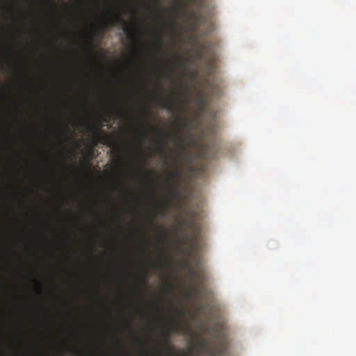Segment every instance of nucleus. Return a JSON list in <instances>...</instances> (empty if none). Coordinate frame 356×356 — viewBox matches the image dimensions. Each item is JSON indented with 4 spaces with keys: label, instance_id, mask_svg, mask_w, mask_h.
Segmentation results:
<instances>
[{
    "label": "nucleus",
    "instance_id": "9",
    "mask_svg": "<svg viewBox=\"0 0 356 356\" xmlns=\"http://www.w3.org/2000/svg\"><path fill=\"white\" fill-rule=\"evenodd\" d=\"M181 170L179 166H177V168L172 172L169 173V180L173 181L177 183L181 180Z\"/></svg>",
    "mask_w": 356,
    "mask_h": 356
},
{
    "label": "nucleus",
    "instance_id": "17",
    "mask_svg": "<svg viewBox=\"0 0 356 356\" xmlns=\"http://www.w3.org/2000/svg\"><path fill=\"white\" fill-rule=\"evenodd\" d=\"M124 32H126L127 33H128V34H129V35L131 38H133V39H134V38H135L136 35H135V33H134V32L133 31V29H131V28H129V27H127V26H125V27L124 28Z\"/></svg>",
    "mask_w": 356,
    "mask_h": 356
},
{
    "label": "nucleus",
    "instance_id": "28",
    "mask_svg": "<svg viewBox=\"0 0 356 356\" xmlns=\"http://www.w3.org/2000/svg\"><path fill=\"white\" fill-rule=\"evenodd\" d=\"M160 254H163L162 251H160ZM163 261H163V255H161V262H162V263H163Z\"/></svg>",
    "mask_w": 356,
    "mask_h": 356
},
{
    "label": "nucleus",
    "instance_id": "13",
    "mask_svg": "<svg viewBox=\"0 0 356 356\" xmlns=\"http://www.w3.org/2000/svg\"><path fill=\"white\" fill-rule=\"evenodd\" d=\"M207 104V98L205 96L200 95L197 98V104L198 105L200 110H203L205 104Z\"/></svg>",
    "mask_w": 356,
    "mask_h": 356
},
{
    "label": "nucleus",
    "instance_id": "4",
    "mask_svg": "<svg viewBox=\"0 0 356 356\" xmlns=\"http://www.w3.org/2000/svg\"><path fill=\"white\" fill-rule=\"evenodd\" d=\"M91 129L94 131L95 139L97 141H99L104 144H108L111 146L113 142L111 141L107 134L102 133V131L97 126H92Z\"/></svg>",
    "mask_w": 356,
    "mask_h": 356
},
{
    "label": "nucleus",
    "instance_id": "12",
    "mask_svg": "<svg viewBox=\"0 0 356 356\" xmlns=\"http://www.w3.org/2000/svg\"><path fill=\"white\" fill-rule=\"evenodd\" d=\"M105 23L106 25L115 26L117 23H124V20L121 17L120 15L118 14L114 18L106 19Z\"/></svg>",
    "mask_w": 356,
    "mask_h": 356
},
{
    "label": "nucleus",
    "instance_id": "33",
    "mask_svg": "<svg viewBox=\"0 0 356 356\" xmlns=\"http://www.w3.org/2000/svg\"><path fill=\"white\" fill-rule=\"evenodd\" d=\"M156 129H157V131H158L159 133H161V134H162V133H163L162 130H161L160 128H157Z\"/></svg>",
    "mask_w": 356,
    "mask_h": 356
},
{
    "label": "nucleus",
    "instance_id": "24",
    "mask_svg": "<svg viewBox=\"0 0 356 356\" xmlns=\"http://www.w3.org/2000/svg\"><path fill=\"white\" fill-rule=\"evenodd\" d=\"M97 35H98L99 38H102L103 35V29L99 31H97Z\"/></svg>",
    "mask_w": 356,
    "mask_h": 356
},
{
    "label": "nucleus",
    "instance_id": "6",
    "mask_svg": "<svg viewBox=\"0 0 356 356\" xmlns=\"http://www.w3.org/2000/svg\"><path fill=\"white\" fill-rule=\"evenodd\" d=\"M218 336L220 337L219 340V346L218 347H216V351L209 350L207 349V353L211 355V356H220L223 351L225 350V346L224 344L222 339H221V334L219 333Z\"/></svg>",
    "mask_w": 356,
    "mask_h": 356
},
{
    "label": "nucleus",
    "instance_id": "32",
    "mask_svg": "<svg viewBox=\"0 0 356 356\" xmlns=\"http://www.w3.org/2000/svg\"><path fill=\"white\" fill-rule=\"evenodd\" d=\"M185 87H186V92H188V90H189L188 86V85H185Z\"/></svg>",
    "mask_w": 356,
    "mask_h": 356
},
{
    "label": "nucleus",
    "instance_id": "31",
    "mask_svg": "<svg viewBox=\"0 0 356 356\" xmlns=\"http://www.w3.org/2000/svg\"><path fill=\"white\" fill-rule=\"evenodd\" d=\"M90 44L91 47L93 46V42H92V40L91 38L90 39Z\"/></svg>",
    "mask_w": 356,
    "mask_h": 356
},
{
    "label": "nucleus",
    "instance_id": "18",
    "mask_svg": "<svg viewBox=\"0 0 356 356\" xmlns=\"http://www.w3.org/2000/svg\"><path fill=\"white\" fill-rule=\"evenodd\" d=\"M195 4L202 8L205 6L207 0H191Z\"/></svg>",
    "mask_w": 356,
    "mask_h": 356
},
{
    "label": "nucleus",
    "instance_id": "22",
    "mask_svg": "<svg viewBox=\"0 0 356 356\" xmlns=\"http://www.w3.org/2000/svg\"><path fill=\"white\" fill-rule=\"evenodd\" d=\"M176 61H177V63L178 64V65H179V66H185L184 62L180 60L179 57L177 54H176Z\"/></svg>",
    "mask_w": 356,
    "mask_h": 356
},
{
    "label": "nucleus",
    "instance_id": "11",
    "mask_svg": "<svg viewBox=\"0 0 356 356\" xmlns=\"http://www.w3.org/2000/svg\"><path fill=\"white\" fill-rule=\"evenodd\" d=\"M191 19H193L195 24L199 22H206L205 17L200 13H196L194 10H192L190 13Z\"/></svg>",
    "mask_w": 356,
    "mask_h": 356
},
{
    "label": "nucleus",
    "instance_id": "10",
    "mask_svg": "<svg viewBox=\"0 0 356 356\" xmlns=\"http://www.w3.org/2000/svg\"><path fill=\"white\" fill-rule=\"evenodd\" d=\"M216 70V67L214 64V58L213 56H211L207 60V73L209 76L211 75L214 73Z\"/></svg>",
    "mask_w": 356,
    "mask_h": 356
},
{
    "label": "nucleus",
    "instance_id": "25",
    "mask_svg": "<svg viewBox=\"0 0 356 356\" xmlns=\"http://www.w3.org/2000/svg\"><path fill=\"white\" fill-rule=\"evenodd\" d=\"M206 149H207V147L205 146V147H204V149H203V154H205V155H204V157H205V158H209V156L208 155H207V153H206Z\"/></svg>",
    "mask_w": 356,
    "mask_h": 356
},
{
    "label": "nucleus",
    "instance_id": "5",
    "mask_svg": "<svg viewBox=\"0 0 356 356\" xmlns=\"http://www.w3.org/2000/svg\"><path fill=\"white\" fill-rule=\"evenodd\" d=\"M178 314V318L175 323L171 326V331L174 333H177L179 331H184L186 329V326L183 325L181 322V318L183 317L184 313L181 311H177Z\"/></svg>",
    "mask_w": 356,
    "mask_h": 356
},
{
    "label": "nucleus",
    "instance_id": "15",
    "mask_svg": "<svg viewBox=\"0 0 356 356\" xmlns=\"http://www.w3.org/2000/svg\"><path fill=\"white\" fill-rule=\"evenodd\" d=\"M170 193L175 197H179L180 194L178 191V187L176 186L175 184L172 186V188L170 189Z\"/></svg>",
    "mask_w": 356,
    "mask_h": 356
},
{
    "label": "nucleus",
    "instance_id": "27",
    "mask_svg": "<svg viewBox=\"0 0 356 356\" xmlns=\"http://www.w3.org/2000/svg\"><path fill=\"white\" fill-rule=\"evenodd\" d=\"M140 281H141V284H145V278H144V277H142L140 278Z\"/></svg>",
    "mask_w": 356,
    "mask_h": 356
},
{
    "label": "nucleus",
    "instance_id": "26",
    "mask_svg": "<svg viewBox=\"0 0 356 356\" xmlns=\"http://www.w3.org/2000/svg\"><path fill=\"white\" fill-rule=\"evenodd\" d=\"M201 264V259H196V266H199Z\"/></svg>",
    "mask_w": 356,
    "mask_h": 356
},
{
    "label": "nucleus",
    "instance_id": "2",
    "mask_svg": "<svg viewBox=\"0 0 356 356\" xmlns=\"http://www.w3.org/2000/svg\"><path fill=\"white\" fill-rule=\"evenodd\" d=\"M188 275L191 281L195 282L196 286L194 288V290L197 294L202 293L204 288V283L205 281V275L201 270H195L193 268H189L188 270Z\"/></svg>",
    "mask_w": 356,
    "mask_h": 356
},
{
    "label": "nucleus",
    "instance_id": "1",
    "mask_svg": "<svg viewBox=\"0 0 356 356\" xmlns=\"http://www.w3.org/2000/svg\"><path fill=\"white\" fill-rule=\"evenodd\" d=\"M174 125L177 128V131L173 133H168L166 134L168 138H169L170 140H172L174 143H178L179 147L183 149V152H177V156L179 159L183 160L186 159V149L187 147V141L186 138L182 137L181 136V132L182 129L188 128V118H185L183 119V122H174Z\"/></svg>",
    "mask_w": 356,
    "mask_h": 356
},
{
    "label": "nucleus",
    "instance_id": "29",
    "mask_svg": "<svg viewBox=\"0 0 356 356\" xmlns=\"http://www.w3.org/2000/svg\"><path fill=\"white\" fill-rule=\"evenodd\" d=\"M37 293L39 295L42 294V291L40 289H37Z\"/></svg>",
    "mask_w": 356,
    "mask_h": 356
},
{
    "label": "nucleus",
    "instance_id": "20",
    "mask_svg": "<svg viewBox=\"0 0 356 356\" xmlns=\"http://www.w3.org/2000/svg\"><path fill=\"white\" fill-rule=\"evenodd\" d=\"M163 210L164 211L163 212V217H165L166 216V213H165V211H167L169 209V202L168 200H166L163 204Z\"/></svg>",
    "mask_w": 356,
    "mask_h": 356
},
{
    "label": "nucleus",
    "instance_id": "16",
    "mask_svg": "<svg viewBox=\"0 0 356 356\" xmlns=\"http://www.w3.org/2000/svg\"><path fill=\"white\" fill-rule=\"evenodd\" d=\"M206 52L201 49L200 48L197 50V52L195 56V58L198 60H203L204 58V55Z\"/></svg>",
    "mask_w": 356,
    "mask_h": 356
},
{
    "label": "nucleus",
    "instance_id": "23",
    "mask_svg": "<svg viewBox=\"0 0 356 356\" xmlns=\"http://www.w3.org/2000/svg\"><path fill=\"white\" fill-rule=\"evenodd\" d=\"M143 113H144V115L145 116L149 117L150 115V114H151V112H150V111L149 109H144L143 110Z\"/></svg>",
    "mask_w": 356,
    "mask_h": 356
},
{
    "label": "nucleus",
    "instance_id": "8",
    "mask_svg": "<svg viewBox=\"0 0 356 356\" xmlns=\"http://www.w3.org/2000/svg\"><path fill=\"white\" fill-rule=\"evenodd\" d=\"M156 102H157L158 105H159L160 106L165 108L168 110H171L176 104L175 101H174V100L166 101V100H164L163 99H162L161 97V96L156 97Z\"/></svg>",
    "mask_w": 356,
    "mask_h": 356
},
{
    "label": "nucleus",
    "instance_id": "14",
    "mask_svg": "<svg viewBox=\"0 0 356 356\" xmlns=\"http://www.w3.org/2000/svg\"><path fill=\"white\" fill-rule=\"evenodd\" d=\"M212 47L213 43L211 41H207L202 44L200 48L203 49V51L206 53H209L211 50Z\"/></svg>",
    "mask_w": 356,
    "mask_h": 356
},
{
    "label": "nucleus",
    "instance_id": "34",
    "mask_svg": "<svg viewBox=\"0 0 356 356\" xmlns=\"http://www.w3.org/2000/svg\"><path fill=\"white\" fill-rule=\"evenodd\" d=\"M192 136H192V134H188V137L190 139L192 138Z\"/></svg>",
    "mask_w": 356,
    "mask_h": 356
},
{
    "label": "nucleus",
    "instance_id": "21",
    "mask_svg": "<svg viewBox=\"0 0 356 356\" xmlns=\"http://www.w3.org/2000/svg\"><path fill=\"white\" fill-rule=\"evenodd\" d=\"M162 45V39H161V34L159 33L158 37H157V48H160Z\"/></svg>",
    "mask_w": 356,
    "mask_h": 356
},
{
    "label": "nucleus",
    "instance_id": "7",
    "mask_svg": "<svg viewBox=\"0 0 356 356\" xmlns=\"http://www.w3.org/2000/svg\"><path fill=\"white\" fill-rule=\"evenodd\" d=\"M207 89L211 96H219L221 93L220 88L212 81H207Z\"/></svg>",
    "mask_w": 356,
    "mask_h": 356
},
{
    "label": "nucleus",
    "instance_id": "3",
    "mask_svg": "<svg viewBox=\"0 0 356 356\" xmlns=\"http://www.w3.org/2000/svg\"><path fill=\"white\" fill-rule=\"evenodd\" d=\"M184 225L193 231L191 238L198 239L202 229L201 223L197 222L195 218L193 217L186 221Z\"/></svg>",
    "mask_w": 356,
    "mask_h": 356
},
{
    "label": "nucleus",
    "instance_id": "30",
    "mask_svg": "<svg viewBox=\"0 0 356 356\" xmlns=\"http://www.w3.org/2000/svg\"><path fill=\"white\" fill-rule=\"evenodd\" d=\"M104 121L105 122H109V118H104Z\"/></svg>",
    "mask_w": 356,
    "mask_h": 356
},
{
    "label": "nucleus",
    "instance_id": "19",
    "mask_svg": "<svg viewBox=\"0 0 356 356\" xmlns=\"http://www.w3.org/2000/svg\"><path fill=\"white\" fill-rule=\"evenodd\" d=\"M193 242L191 243V247L193 250H197L199 249L198 239L191 238Z\"/></svg>",
    "mask_w": 356,
    "mask_h": 356
},
{
    "label": "nucleus",
    "instance_id": "35",
    "mask_svg": "<svg viewBox=\"0 0 356 356\" xmlns=\"http://www.w3.org/2000/svg\"><path fill=\"white\" fill-rule=\"evenodd\" d=\"M156 1L157 3L159 2V0H156Z\"/></svg>",
    "mask_w": 356,
    "mask_h": 356
}]
</instances>
